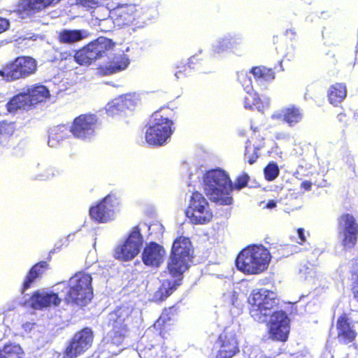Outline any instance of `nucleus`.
Returning <instances> with one entry per match:
<instances>
[{"label":"nucleus","mask_w":358,"mask_h":358,"mask_svg":"<svg viewBox=\"0 0 358 358\" xmlns=\"http://www.w3.org/2000/svg\"><path fill=\"white\" fill-rule=\"evenodd\" d=\"M194 248L190 239L180 236L177 237L171 246L166 271L173 275H183L193 261Z\"/></svg>","instance_id":"nucleus-4"},{"label":"nucleus","mask_w":358,"mask_h":358,"mask_svg":"<svg viewBox=\"0 0 358 358\" xmlns=\"http://www.w3.org/2000/svg\"><path fill=\"white\" fill-rule=\"evenodd\" d=\"M9 21L4 17H0V34L6 31L9 28Z\"/></svg>","instance_id":"nucleus-46"},{"label":"nucleus","mask_w":358,"mask_h":358,"mask_svg":"<svg viewBox=\"0 0 358 358\" xmlns=\"http://www.w3.org/2000/svg\"><path fill=\"white\" fill-rule=\"evenodd\" d=\"M277 206V203L274 200H269L264 206V208L273 209Z\"/></svg>","instance_id":"nucleus-49"},{"label":"nucleus","mask_w":358,"mask_h":358,"mask_svg":"<svg viewBox=\"0 0 358 358\" xmlns=\"http://www.w3.org/2000/svg\"><path fill=\"white\" fill-rule=\"evenodd\" d=\"M124 103L127 111L131 113L136 108L138 103V98L131 94H126L119 96Z\"/></svg>","instance_id":"nucleus-41"},{"label":"nucleus","mask_w":358,"mask_h":358,"mask_svg":"<svg viewBox=\"0 0 358 358\" xmlns=\"http://www.w3.org/2000/svg\"><path fill=\"white\" fill-rule=\"evenodd\" d=\"M303 110L294 104L282 108L279 112L272 115V119L280 120L289 127H296L303 121Z\"/></svg>","instance_id":"nucleus-21"},{"label":"nucleus","mask_w":358,"mask_h":358,"mask_svg":"<svg viewBox=\"0 0 358 358\" xmlns=\"http://www.w3.org/2000/svg\"><path fill=\"white\" fill-rule=\"evenodd\" d=\"M250 73L253 75L256 81L271 82L275 77L274 70L265 66H253Z\"/></svg>","instance_id":"nucleus-33"},{"label":"nucleus","mask_w":358,"mask_h":358,"mask_svg":"<svg viewBox=\"0 0 358 358\" xmlns=\"http://www.w3.org/2000/svg\"><path fill=\"white\" fill-rule=\"evenodd\" d=\"M248 303L250 315L255 320L263 322L277 310L275 308L279 306L280 299L275 292L261 288L252 290Z\"/></svg>","instance_id":"nucleus-6"},{"label":"nucleus","mask_w":358,"mask_h":358,"mask_svg":"<svg viewBox=\"0 0 358 358\" xmlns=\"http://www.w3.org/2000/svg\"><path fill=\"white\" fill-rule=\"evenodd\" d=\"M119 310H115L113 314L112 326L114 342L120 343L126 336L128 331L127 324L124 323V318L118 315Z\"/></svg>","instance_id":"nucleus-28"},{"label":"nucleus","mask_w":358,"mask_h":358,"mask_svg":"<svg viewBox=\"0 0 358 358\" xmlns=\"http://www.w3.org/2000/svg\"><path fill=\"white\" fill-rule=\"evenodd\" d=\"M24 93L30 107L45 101L50 96L48 89L43 85H36L27 87Z\"/></svg>","instance_id":"nucleus-24"},{"label":"nucleus","mask_w":358,"mask_h":358,"mask_svg":"<svg viewBox=\"0 0 358 358\" xmlns=\"http://www.w3.org/2000/svg\"><path fill=\"white\" fill-rule=\"evenodd\" d=\"M137 8L134 3H121L110 9L109 17L115 26L123 27L129 26L136 20Z\"/></svg>","instance_id":"nucleus-17"},{"label":"nucleus","mask_w":358,"mask_h":358,"mask_svg":"<svg viewBox=\"0 0 358 358\" xmlns=\"http://www.w3.org/2000/svg\"><path fill=\"white\" fill-rule=\"evenodd\" d=\"M185 215L189 220V222L195 225L207 224L214 217L209 202L198 191L192 192L189 205L185 210Z\"/></svg>","instance_id":"nucleus-8"},{"label":"nucleus","mask_w":358,"mask_h":358,"mask_svg":"<svg viewBox=\"0 0 358 358\" xmlns=\"http://www.w3.org/2000/svg\"><path fill=\"white\" fill-rule=\"evenodd\" d=\"M173 280H164L155 293V298L160 301H163L171 296L182 284L183 275H173L169 273Z\"/></svg>","instance_id":"nucleus-23"},{"label":"nucleus","mask_w":358,"mask_h":358,"mask_svg":"<svg viewBox=\"0 0 358 358\" xmlns=\"http://www.w3.org/2000/svg\"><path fill=\"white\" fill-rule=\"evenodd\" d=\"M251 129L252 131L251 139L258 145L260 143L261 136H263L265 138L266 134L264 131H260L257 127H253L251 126Z\"/></svg>","instance_id":"nucleus-44"},{"label":"nucleus","mask_w":358,"mask_h":358,"mask_svg":"<svg viewBox=\"0 0 358 358\" xmlns=\"http://www.w3.org/2000/svg\"><path fill=\"white\" fill-rule=\"evenodd\" d=\"M351 292L354 298L358 301V257L352 260L351 270Z\"/></svg>","instance_id":"nucleus-36"},{"label":"nucleus","mask_w":358,"mask_h":358,"mask_svg":"<svg viewBox=\"0 0 358 358\" xmlns=\"http://www.w3.org/2000/svg\"><path fill=\"white\" fill-rule=\"evenodd\" d=\"M312 187V182L308 180H305L301 182V187L303 189L308 191L311 189Z\"/></svg>","instance_id":"nucleus-50"},{"label":"nucleus","mask_w":358,"mask_h":358,"mask_svg":"<svg viewBox=\"0 0 358 358\" xmlns=\"http://www.w3.org/2000/svg\"><path fill=\"white\" fill-rule=\"evenodd\" d=\"M87 37V33L83 29H64L57 33V41L61 44L72 45Z\"/></svg>","instance_id":"nucleus-26"},{"label":"nucleus","mask_w":358,"mask_h":358,"mask_svg":"<svg viewBox=\"0 0 358 358\" xmlns=\"http://www.w3.org/2000/svg\"><path fill=\"white\" fill-rule=\"evenodd\" d=\"M76 4L87 9H94L100 6V0H76Z\"/></svg>","instance_id":"nucleus-43"},{"label":"nucleus","mask_w":358,"mask_h":358,"mask_svg":"<svg viewBox=\"0 0 358 358\" xmlns=\"http://www.w3.org/2000/svg\"><path fill=\"white\" fill-rule=\"evenodd\" d=\"M36 71L37 62L34 58L20 56L5 64L1 73L9 80H15L29 77Z\"/></svg>","instance_id":"nucleus-10"},{"label":"nucleus","mask_w":358,"mask_h":358,"mask_svg":"<svg viewBox=\"0 0 358 358\" xmlns=\"http://www.w3.org/2000/svg\"><path fill=\"white\" fill-rule=\"evenodd\" d=\"M240 134H241V136H244V134H244V133H243V132H240Z\"/></svg>","instance_id":"nucleus-55"},{"label":"nucleus","mask_w":358,"mask_h":358,"mask_svg":"<svg viewBox=\"0 0 358 358\" xmlns=\"http://www.w3.org/2000/svg\"><path fill=\"white\" fill-rule=\"evenodd\" d=\"M249 178V176L247 173L238 176L235 180L234 185H233V189H236L240 190L246 187L248 183Z\"/></svg>","instance_id":"nucleus-42"},{"label":"nucleus","mask_w":358,"mask_h":358,"mask_svg":"<svg viewBox=\"0 0 358 358\" xmlns=\"http://www.w3.org/2000/svg\"><path fill=\"white\" fill-rule=\"evenodd\" d=\"M8 127H10V124L6 122H0V136L10 134L9 131H7Z\"/></svg>","instance_id":"nucleus-48"},{"label":"nucleus","mask_w":358,"mask_h":358,"mask_svg":"<svg viewBox=\"0 0 358 358\" xmlns=\"http://www.w3.org/2000/svg\"><path fill=\"white\" fill-rule=\"evenodd\" d=\"M203 181L206 194L213 202L222 206L232 203L233 184L225 171L219 168L208 171Z\"/></svg>","instance_id":"nucleus-2"},{"label":"nucleus","mask_w":358,"mask_h":358,"mask_svg":"<svg viewBox=\"0 0 358 358\" xmlns=\"http://www.w3.org/2000/svg\"><path fill=\"white\" fill-rule=\"evenodd\" d=\"M165 250L155 242H150L143 248L141 258L143 264L151 267L158 268L163 262Z\"/></svg>","instance_id":"nucleus-22"},{"label":"nucleus","mask_w":358,"mask_h":358,"mask_svg":"<svg viewBox=\"0 0 358 358\" xmlns=\"http://www.w3.org/2000/svg\"><path fill=\"white\" fill-rule=\"evenodd\" d=\"M94 334L92 329L85 327L77 331L69 341L64 351V358H77L88 350L92 345Z\"/></svg>","instance_id":"nucleus-11"},{"label":"nucleus","mask_w":358,"mask_h":358,"mask_svg":"<svg viewBox=\"0 0 358 358\" xmlns=\"http://www.w3.org/2000/svg\"><path fill=\"white\" fill-rule=\"evenodd\" d=\"M248 95L244 99L245 107L248 109L259 108L262 105V101L259 95L252 91L247 92Z\"/></svg>","instance_id":"nucleus-37"},{"label":"nucleus","mask_w":358,"mask_h":358,"mask_svg":"<svg viewBox=\"0 0 358 358\" xmlns=\"http://www.w3.org/2000/svg\"><path fill=\"white\" fill-rule=\"evenodd\" d=\"M142 358H172L165 353L159 343L145 344L141 350Z\"/></svg>","instance_id":"nucleus-30"},{"label":"nucleus","mask_w":358,"mask_h":358,"mask_svg":"<svg viewBox=\"0 0 358 358\" xmlns=\"http://www.w3.org/2000/svg\"><path fill=\"white\" fill-rule=\"evenodd\" d=\"M2 349L6 355L7 358H22L23 355L22 348L17 344H7L5 345Z\"/></svg>","instance_id":"nucleus-38"},{"label":"nucleus","mask_w":358,"mask_h":358,"mask_svg":"<svg viewBox=\"0 0 358 358\" xmlns=\"http://www.w3.org/2000/svg\"><path fill=\"white\" fill-rule=\"evenodd\" d=\"M70 127L60 124L51 129L49 134L48 144L50 147H57L69 136Z\"/></svg>","instance_id":"nucleus-29"},{"label":"nucleus","mask_w":358,"mask_h":358,"mask_svg":"<svg viewBox=\"0 0 358 358\" xmlns=\"http://www.w3.org/2000/svg\"><path fill=\"white\" fill-rule=\"evenodd\" d=\"M6 106L7 110L10 113H15L20 109L27 110L31 108L24 92L19 93L12 97L6 103Z\"/></svg>","instance_id":"nucleus-32"},{"label":"nucleus","mask_w":358,"mask_h":358,"mask_svg":"<svg viewBox=\"0 0 358 358\" xmlns=\"http://www.w3.org/2000/svg\"><path fill=\"white\" fill-rule=\"evenodd\" d=\"M177 314L178 309L175 306L164 308L153 324L155 333L148 334L143 336V346L148 343H159L160 347L163 348V343L159 338L166 339L171 335L174 329V322Z\"/></svg>","instance_id":"nucleus-9"},{"label":"nucleus","mask_w":358,"mask_h":358,"mask_svg":"<svg viewBox=\"0 0 358 358\" xmlns=\"http://www.w3.org/2000/svg\"><path fill=\"white\" fill-rule=\"evenodd\" d=\"M298 237L299 238V241H297V243L300 245H303L304 243L306 242V238L305 236V231L303 228H298L296 230Z\"/></svg>","instance_id":"nucleus-47"},{"label":"nucleus","mask_w":358,"mask_h":358,"mask_svg":"<svg viewBox=\"0 0 358 358\" xmlns=\"http://www.w3.org/2000/svg\"><path fill=\"white\" fill-rule=\"evenodd\" d=\"M92 277L85 271H78L67 281H61L56 284L57 292H34L29 297V306L35 310H41L50 306H58L63 295L66 305L83 307L87 305L93 298Z\"/></svg>","instance_id":"nucleus-1"},{"label":"nucleus","mask_w":358,"mask_h":358,"mask_svg":"<svg viewBox=\"0 0 358 358\" xmlns=\"http://www.w3.org/2000/svg\"><path fill=\"white\" fill-rule=\"evenodd\" d=\"M122 99L115 98L107 105V113L110 116L127 115V110L122 103Z\"/></svg>","instance_id":"nucleus-35"},{"label":"nucleus","mask_w":358,"mask_h":358,"mask_svg":"<svg viewBox=\"0 0 358 358\" xmlns=\"http://www.w3.org/2000/svg\"><path fill=\"white\" fill-rule=\"evenodd\" d=\"M264 137L261 136L260 143L253 147L251 146V141L247 140L245 145L244 160L249 164H253L259 158L258 150L264 147Z\"/></svg>","instance_id":"nucleus-34"},{"label":"nucleus","mask_w":358,"mask_h":358,"mask_svg":"<svg viewBox=\"0 0 358 358\" xmlns=\"http://www.w3.org/2000/svg\"><path fill=\"white\" fill-rule=\"evenodd\" d=\"M271 260L267 248L262 245L248 246L243 249L236 259L238 270L246 275H257L266 271Z\"/></svg>","instance_id":"nucleus-3"},{"label":"nucleus","mask_w":358,"mask_h":358,"mask_svg":"<svg viewBox=\"0 0 358 358\" xmlns=\"http://www.w3.org/2000/svg\"><path fill=\"white\" fill-rule=\"evenodd\" d=\"M60 0H19L15 11L22 18H30Z\"/></svg>","instance_id":"nucleus-19"},{"label":"nucleus","mask_w":358,"mask_h":358,"mask_svg":"<svg viewBox=\"0 0 358 358\" xmlns=\"http://www.w3.org/2000/svg\"><path fill=\"white\" fill-rule=\"evenodd\" d=\"M357 134H358V129H357Z\"/></svg>","instance_id":"nucleus-56"},{"label":"nucleus","mask_w":358,"mask_h":358,"mask_svg":"<svg viewBox=\"0 0 358 358\" xmlns=\"http://www.w3.org/2000/svg\"><path fill=\"white\" fill-rule=\"evenodd\" d=\"M129 64V59L125 54L115 55L106 67L105 74H113L125 69Z\"/></svg>","instance_id":"nucleus-31"},{"label":"nucleus","mask_w":358,"mask_h":358,"mask_svg":"<svg viewBox=\"0 0 358 358\" xmlns=\"http://www.w3.org/2000/svg\"><path fill=\"white\" fill-rule=\"evenodd\" d=\"M227 43H225V45H227L228 43H229V41H228V40L226 41Z\"/></svg>","instance_id":"nucleus-54"},{"label":"nucleus","mask_w":358,"mask_h":358,"mask_svg":"<svg viewBox=\"0 0 358 358\" xmlns=\"http://www.w3.org/2000/svg\"><path fill=\"white\" fill-rule=\"evenodd\" d=\"M114 46L112 39L99 36L77 50L73 55L74 61L80 66H89L106 57Z\"/></svg>","instance_id":"nucleus-7"},{"label":"nucleus","mask_w":358,"mask_h":358,"mask_svg":"<svg viewBox=\"0 0 358 358\" xmlns=\"http://www.w3.org/2000/svg\"><path fill=\"white\" fill-rule=\"evenodd\" d=\"M279 173V168L275 162L268 163L264 169V178L267 181L274 180Z\"/></svg>","instance_id":"nucleus-40"},{"label":"nucleus","mask_w":358,"mask_h":358,"mask_svg":"<svg viewBox=\"0 0 358 358\" xmlns=\"http://www.w3.org/2000/svg\"><path fill=\"white\" fill-rule=\"evenodd\" d=\"M99 120L96 115L92 113L81 114L72 122L70 131L72 135L79 139H90L95 134Z\"/></svg>","instance_id":"nucleus-14"},{"label":"nucleus","mask_w":358,"mask_h":358,"mask_svg":"<svg viewBox=\"0 0 358 358\" xmlns=\"http://www.w3.org/2000/svg\"><path fill=\"white\" fill-rule=\"evenodd\" d=\"M336 338L340 343L349 344L355 341L357 332L350 314L343 313L336 322Z\"/></svg>","instance_id":"nucleus-18"},{"label":"nucleus","mask_w":358,"mask_h":358,"mask_svg":"<svg viewBox=\"0 0 358 358\" xmlns=\"http://www.w3.org/2000/svg\"><path fill=\"white\" fill-rule=\"evenodd\" d=\"M289 324L290 320L285 311L280 310L273 312L267 323L269 338L276 341H287L290 331Z\"/></svg>","instance_id":"nucleus-13"},{"label":"nucleus","mask_w":358,"mask_h":358,"mask_svg":"<svg viewBox=\"0 0 358 358\" xmlns=\"http://www.w3.org/2000/svg\"><path fill=\"white\" fill-rule=\"evenodd\" d=\"M48 268L49 264L46 261H41L35 264L25 277L22 287V293L30 288L35 280L41 278Z\"/></svg>","instance_id":"nucleus-25"},{"label":"nucleus","mask_w":358,"mask_h":358,"mask_svg":"<svg viewBox=\"0 0 358 358\" xmlns=\"http://www.w3.org/2000/svg\"><path fill=\"white\" fill-rule=\"evenodd\" d=\"M219 350L215 358H233L240 352L236 333L225 328L217 339Z\"/></svg>","instance_id":"nucleus-16"},{"label":"nucleus","mask_w":358,"mask_h":358,"mask_svg":"<svg viewBox=\"0 0 358 358\" xmlns=\"http://www.w3.org/2000/svg\"><path fill=\"white\" fill-rule=\"evenodd\" d=\"M260 358H271V357H266V356H262V357H261Z\"/></svg>","instance_id":"nucleus-53"},{"label":"nucleus","mask_w":358,"mask_h":358,"mask_svg":"<svg viewBox=\"0 0 358 358\" xmlns=\"http://www.w3.org/2000/svg\"><path fill=\"white\" fill-rule=\"evenodd\" d=\"M237 79L246 92L253 90L252 81L249 74L246 71H238L237 73Z\"/></svg>","instance_id":"nucleus-39"},{"label":"nucleus","mask_w":358,"mask_h":358,"mask_svg":"<svg viewBox=\"0 0 358 358\" xmlns=\"http://www.w3.org/2000/svg\"><path fill=\"white\" fill-rule=\"evenodd\" d=\"M143 238L138 226L132 228L124 243L117 245L114 250V257L122 261H130L139 253L143 245Z\"/></svg>","instance_id":"nucleus-12"},{"label":"nucleus","mask_w":358,"mask_h":358,"mask_svg":"<svg viewBox=\"0 0 358 358\" xmlns=\"http://www.w3.org/2000/svg\"><path fill=\"white\" fill-rule=\"evenodd\" d=\"M178 70L176 71L175 75L178 78H180L182 77L183 74H185L187 71H189V66L187 64H184L181 66L177 67Z\"/></svg>","instance_id":"nucleus-45"},{"label":"nucleus","mask_w":358,"mask_h":358,"mask_svg":"<svg viewBox=\"0 0 358 358\" xmlns=\"http://www.w3.org/2000/svg\"><path fill=\"white\" fill-rule=\"evenodd\" d=\"M114 206L112 195L109 194L96 205L90 208V216L97 223L108 222L113 219Z\"/></svg>","instance_id":"nucleus-20"},{"label":"nucleus","mask_w":358,"mask_h":358,"mask_svg":"<svg viewBox=\"0 0 358 358\" xmlns=\"http://www.w3.org/2000/svg\"><path fill=\"white\" fill-rule=\"evenodd\" d=\"M338 227L343 246L348 249L354 248L358 239V222L354 215L342 214L338 219Z\"/></svg>","instance_id":"nucleus-15"},{"label":"nucleus","mask_w":358,"mask_h":358,"mask_svg":"<svg viewBox=\"0 0 358 358\" xmlns=\"http://www.w3.org/2000/svg\"><path fill=\"white\" fill-rule=\"evenodd\" d=\"M282 134H277L275 138L278 140L282 139Z\"/></svg>","instance_id":"nucleus-52"},{"label":"nucleus","mask_w":358,"mask_h":358,"mask_svg":"<svg viewBox=\"0 0 358 358\" xmlns=\"http://www.w3.org/2000/svg\"><path fill=\"white\" fill-rule=\"evenodd\" d=\"M172 111L169 108H161L155 111L150 120V127L145 133L146 142L152 145H162L173 132V122L170 120Z\"/></svg>","instance_id":"nucleus-5"},{"label":"nucleus","mask_w":358,"mask_h":358,"mask_svg":"<svg viewBox=\"0 0 358 358\" xmlns=\"http://www.w3.org/2000/svg\"><path fill=\"white\" fill-rule=\"evenodd\" d=\"M347 96V87L345 83H336L327 91V99L330 104L338 106Z\"/></svg>","instance_id":"nucleus-27"},{"label":"nucleus","mask_w":358,"mask_h":358,"mask_svg":"<svg viewBox=\"0 0 358 358\" xmlns=\"http://www.w3.org/2000/svg\"><path fill=\"white\" fill-rule=\"evenodd\" d=\"M0 358H7L6 355L4 353V351L3 349L0 350Z\"/></svg>","instance_id":"nucleus-51"}]
</instances>
